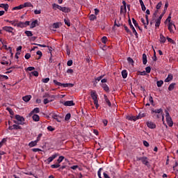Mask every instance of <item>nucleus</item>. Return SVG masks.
<instances>
[{
    "instance_id": "nucleus-1",
    "label": "nucleus",
    "mask_w": 178,
    "mask_h": 178,
    "mask_svg": "<svg viewBox=\"0 0 178 178\" xmlns=\"http://www.w3.org/2000/svg\"><path fill=\"white\" fill-rule=\"evenodd\" d=\"M53 83H54L55 86H58V87H63V88H66L67 87L72 88L74 86V84L73 83H62L55 79L53 81Z\"/></svg>"
},
{
    "instance_id": "nucleus-2",
    "label": "nucleus",
    "mask_w": 178,
    "mask_h": 178,
    "mask_svg": "<svg viewBox=\"0 0 178 178\" xmlns=\"http://www.w3.org/2000/svg\"><path fill=\"white\" fill-rule=\"evenodd\" d=\"M136 161H141L142 163L145 165V166H148L149 165L148 158L145 156H136Z\"/></svg>"
},
{
    "instance_id": "nucleus-3",
    "label": "nucleus",
    "mask_w": 178,
    "mask_h": 178,
    "mask_svg": "<svg viewBox=\"0 0 178 178\" xmlns=\"http://www.w3.org/2000/svg\"><path fill=\"white\" fill-rule=\"evenodd\" d=\"M165 119L168 126L172 127L173 126V121L172 120V118L170 117V115L168 111H165Z\"/></svg>"
},
{
    "instance_id": "nucleus-4",
    "label": "nucleus",
    "mask_w": 178,
    "mask_h": 178,
    "mask_svg": "<svg viewBox=\"0 0 178 178\" xmlns=\"http://www.w3.org/2000/svg\"><path fill=\"white\" fill-rule=\"evenodd\" d=\"M15 118L18 121L19 124L23 126L24 124V118L22 115H15Z\"/></svg>"
},
{
    "instance_id": "nucleus-5",
    "label": "nucleus",
    "mask_w": 178,
    "mask_h": 178,
    "mask_svg": "<svg viewBox=\"0 0 178 178\" xmlns=\"http://www.w3.org/2000/svg\"><path fill=\"white\" fill-rule=\"evenodd\" d=\"M128 23H129L130 29H131L134 34L136 35V38H138V33H137V31H136V28H134V26H133V24H131V19H129Z\"/></svg>"
},
{
    "instance_id": "nucleus-6",
    "label": "nucleus",
    "mask_w": 178,
    "mask_h": 178,
    "mask_svg": "<svg viewBox=\"0 0 178 178\" xmlns=\"http://www.w3.org/2000/svg\"><path fill=\"white\" fill-rule=\"evenodd\" d=\"M2 29L4 31H6L7 33H11L12 35H15V33L13 32V30H15V29L13 27L6 26H3Z\"/></svg>"
},
{
    "instance_id": "nucleus-7",
    "label": "nucleus",
    "mask_w": 178,
    "mask_h": 178,
    "mask_svg": "<svg viewBox=\"0 0 178 178\" xmlns=\"http://www.w3.org/2000/svg\"><path fill=\"white\" fill-rule=\"evenodd\" d=\"M90 96L92 99L93 100V102H98V95H97V92H95V90L91 92Z\"/></svg>"
},
{
    "instance_id": "nucleus-8",
    "label": "nucleus",
    "mask_w": 178,
    "mask_h": 178,
    "mask_svg": "<svg viewBox=\"0 0 178 178\" xmlns=\"http://www.w3.org/2000/svg\"><path fill=\"white\" fill-rule=\"evenodd\" d=\"M173 27H175L176 30V25H175V24H173L172 22H170L168 24V30L170 34H175V31H173Z\"/></svg>"
},
{
    "instance_id": "nucleus-9",
    "label": "nucleus",
    "mask_w": 178,
    "mask_h": 178,
    "mask_svg": "<svg viewBox=\"0 0 178 178\" xmlns=\"http://www.w3.org/2000/svg\"><path fill=\"white\" fill-rule=\"evenodd\" d=\"M58 156V154H54L53 155H51L50 157H49L46 161V163H48V165H49V163L51 162H52V161H54V159H56V157Z\"/></svg>"
},
{
    "instance_id": "nucleus-10",
    "label": "nucleus",
    "mask_w": 178,
    "mask_h": 178,
    "mask_svg": "<svg viewBox=\"0 0 178 178\" xmlns=\"http://www.w3.org/2000/svg\"><path fill=\"white\" fill-rule=\"evenodd\" d=\"M8 130H22V127L17 124H13V126L8 127Z\"/></svg>"
},
{
    "instance_id": "nucleus-11",
    "label": "nucleus",
    "mask_w": 178,
    "mask_h": 178,
    "mask_svg": "<svg viewBox=\"0 0 178 178\" xmlns=\"http://www.w3.org/2000/svg\"><path fill=\"white\" fill-rule=\"evenodd\" d=\"M147 126L149 129H156V124L152 122H147Z\"/></svg>"
},
{
    "instance_id": "nucleus-12",
    "label": "nucleus",
    "mask_w": 178,
    "mask_h": 178,
    "mask_svg": "<svg viewBox=\"0 0 178 178\" xmlns=\"http://www.w3.org/2000/svg\"><path fill=\"white\" fill-rule=\"evenodd\" d=\"M60 10H61V12H63L64 13H69L71 12L72 10L69 7H61Z\"/></svg>"
},
{
    "instance_id": "nucleus-13",
    "label": "nucleus",
    "mask_w": 178,
    "mask_h": 178,
    "mask_svg": "<svg viewBox=\"0 0 178 178\" xmlns=\"http://www.w3.org/2000/svg\"><path fill=\"white\" fill-rule=\"evenodd\" d=\"M63 105H65V106H74V102H73L72 100L71 101H66L63 103Z\"/></svg>"
},
{
    "instance_id": "nucleus-14",
    "label": "nucleus",
    "mask_w": 178,
    "mask_h": 178,
    "mask_svg": "<svg viewBox=\"0 0 178 178\" xmlns=\"http://www.w3.org/2000/svg\"><path fill=\"white\" fill-rule=\"evenodd\" d=\"M152 113H163V109L162 108H159V109H154V108H152Z\"/></svg>"
},
{
    "instance_id": "nucleus-15",
    "label": "nucleus",
    "mask_w": 178,
    "mask_h": 178,
    "mask_svg": "<svg viewBox=\"0 0 178 178\" xmlns=\"http://www.w3.org/2000/svg\"><path fill=\"white\" fill-rule=\"evenodd\" d=\"M173 80V74H168V77L165 79V83H169V81H172Z\"/></svg>"
},
{
    "instance_id": "nucleus-16",
    "label": "nucleus",
    "mask_w": 178,
    "mask_h": 178,
    "mask_svg": "<svg viewBox=\"0 0 178 178\" xmlns=\"http://www.w3.org/2000/svg\"><path fill=\"white\" fill-rule=\"evenodd\" d=\"M104 101L106 104H107L108 106L109 107L112 106V103H111V101L109 100V99H108V96H106V95H104Z\"/></svg>"
},
{
    "instance_id": "nucleus-17",
    "label": "nucleus",
    "mask_w": 178,
    "mask_h": 178,
    "mask_svg": "<svg viewBox=\"0 0 178 178\" xmlns=\"http://www.w3.org/2000/svg\"><path fill=\"white\" fill-rule=\"evenodd\" d=\"M101 87L106 91V92H109V86L106 83H102Z\"/></svg>"
},
{
    "instance_id": "nucleus-18",
    "label": "nucleus",
    "mask_w": 178,
    "mask_h": 178,
    "mask_svg": "<svg viewBox=\"0 0 178 178\" xmlns=\"http://www.w3.org/2000/svg\"><path fill=\"white\" fill-rule=\"evenodd\" d=\"M0 8H3L6 12H8V10L9 9V4L1 3Z\"/></svg>"
},
{
    "instance_id": "nucleus-19",
    "label": "nucleus",
    "mask_w": 178,
    "mask_h": 178,
    "mask_svg": "<svg viewBox=\"0 0 178 178\" xmlns=\"http://www.w3.org/2000/svg\"><path fill=\"white\" fill-rule=\"evenodd\" d=\"M159 41L161 44H165L166 42V38L163 36V35L160 34V39Z\"/></svg>"
},
{
    "instance_id": "nucleus-20",
    "label": "nucleus",
    "mask_w": 178,
    "mask_h": 178,
    "mask_svg": "<svg viewBox=\"0 0 178 178\" xmlns=\"http://www.w3.org/2000/svg\"><path fill=\"white\" fill-rule=\"evenodd\" d=\"M32 119H33V122H40V115H38L37 114H34L32 116Z\"/></svg>"
},
{
    "instance_id": "nucleus-21",
    "label": "nucleus",
    "mask_w": 178,
    "mask_h": 178,
    "mask_svg": "<svg viewBox=\"0 0 178 178\" xmlns=\"http://www.w3.org/2000/svg\"><path fill=\"white\" fill-rule=\"evenodd\" d=\"M16 26L19 27L20 29H24V27H26L24 26V22H19L18 23L17 22Z\"/></svg>"
},
{
    "instance_id": "nucleus-22",
    "label": "nucleus",
    "mask_w": 178,
    "mask_h": 178,
    "mask_svg": "<svg viewBox=\"0 0 178 178\" xmlns=\"http://www.w3.org/2000/svg\"><path fill=\"white\" fill-rule=\"evenodd\" d=\"M22 8H33V4H31L30 2H26L22 4Z\"/></svg>"
},
{
    "instance_id": "nucleus-23",
    "label": "nucleus",
    "mask_w": 178,
    "mask_h": 178,
    "mask_svg": "<svg viewBox=\"0 0 178 178\" xmlns=\"http://www.w3.org/2000/svg\"><path fill=\"white\" fill-rule=\"evenodd\" d=\"M5 22H6V23H10V24L15 27H16V24L17 23V20L10 21L9 19H6Z\"/></svg>"
},
{
    "instance_id": "nucleus-24",
    "label": "nucleus",
    "mask_w": 178,
    "mask_h": 178,
    "mask_svg": "<svg viewBox=\"0 0 178 178\" xmlns=\"http://www.w3.org/2000/svg\"><path fill=\"white\" fill-rule=\"evenodd\" d=\"M23 101H24V102H29V101H30V99H31V95H26L22 97Z\"/></svg>"
},
{
    "instance_id": "nucleus-25",
    "label": "nucleus",
    "mask_w": 178,
    "mask_h": 178,
    "mask_svg": "<svg viewBox=\"0 0 178 178\" xmlns=\"http://www.w3.org/2000/svg\"><path fill=\"white\" fill-rule=\"evenodd\" d=\"M147 62H148V60L147 59V54H143V65H147Z\"/></svg>"
},
{
    "instance_id": "nucleus-26",
    "label": "nucleus",
    "mask_w": 178,
    "mask_h": 178,
    "mask_svg": "<svg viewBox=\"0 0 178 178\" xmlns=\"http://www.w3.org/2000/svg\"><path fill=\"white\" fill-rule=\"evenodd\" d=\"M122 76L124 79H127V70H124L121 72Z\"/></svg>"
},
{
    "instance_id": "nucleus-27",
    "label": "nucleus",
    "mask_w": 178,
    "mask_h": 178,
    "mask_svg": "<svg viewBox=\"0 0 178 178\" xmlns=\"http://www.w3.org/2000/svg\"><path fill=\"white\" fill-rule=\"evenodd\" d=\"M52 6H53V9H54L55 10H56V9H58L59 10H60V9L62 8V6H60L56 3H53Z\"/></svg>"
},
{
    "instance_id": "nucleus-28",
    "label": "nucleus",
    "mask_w": 178,
    "mask_h": 178,
    "mask_svg": "<svg viewBox=\"0 0 178 178\" xmlns=\"http://www.w3.org/2000/svg\"><path fill=\"white\" fill-rule=\"evenodd\" d=\"M38 142H37V140H35V141H31L29 143V146L31 147H35V145H37V143Z\"/></svg>"
},
{
    "instance_id": "nucleus-29",
    "label": "nucleus",
    "mask_w": 178,
    "mask_h": 178,
    "mask_svg": "<svg viewBox=\"0 0 178 178\" xmlns=\"http://www.w3.org/2000/svg\"><path fill=\"white\" fill-rule=\"evenodd\" d=\"M175 86H176V83H171L168 87V91H173V90L175 89Z\"/></svg>"
},
{
    "instance_id": "nucleus-30",
    "label": "nucleus",
    "mask_w": 178,
    "mask_h": 178,
    "mask_svg": "<svg viewBox=\"0 0 178 178\" xmlns=\"http://www.w3.org/2000/svg\"><path fill=\"white\" fill-rule=\"evenodd\" d=\"M20 9H23V4L13 8V10H20Z\"/></svg>"
},
{
    "instance_id": "nucleus-31",
    "label": "nucleus",
    "mask_w": 178,
    "mask_h": 178,
    "mask_svg": "<svg viewBox=\"0 0 178 178\" xmlns=\"http://www.w3.org/2000/svg\"><path fill=\"white\" fill-rule=\"evenodd\" d=\"M38 23V20H37V19L32 22L31 24V29H34V27H35V26L37 25Z\"/></svg>"
},
{
    "instance_id": "nucleus-32",
    "label": "nucleus",
    "mask_w": 178,
    "mask_h": 178,
    "mask_svg": "<svg viewBox=\"0 0 178 178\" xmlns=\"http://www.w3.org/2000/svg\"><path fill=\"white\" fill-rule=\"evenodd\" d=\"M51 169H58V168H60V164L58 163L57 164H53L51 165Z\"/></svg>"
},
{
    "instance_id": "nucleus-33",
    "label": "nucleus",
    "mask_w": 178,
    "mask_h": 178,
    "mask_svg": "<svg viewBox=\"0 0 178 178\" xmlns=\"http://www.w3.org/2000/svg\"><path fill=\"white\" fill-rule=\"evenodd\" d=\"M70 118H72V114H70V113H67L65 117V120L67 122V120H70Z\"/></svg>"
},
{
    "instance_id": "nucleus-34",
    "label": "nucleus",
    "mask_w": 178,
    "mask_h": 178,
    "mask_svg": "<svg viewBox=\"0 0 178 178\" xmlns=\"http://www.w3.org/2000/svg\"><path fill=\"white\" fill-rule=\"evenodd\" d=\"M162 19H161L160 18H158L156 21V24H155V26L156 27H159V26H161V21Z\"/></svg>"
},
{
    "instance_id": "nucleus-35",
    "label": "nucleus",
    "mask_w": 178,
    "mask_h": 178,
    "mask_svg": "<svg viewBox=\"0 0 178 178\" xmlns=\"http://www.w3.org/2000/svg\"><path fill=\"white\" fill-rule=\"evenodd\" d=\"M25 34L27 37H33V32L31 31H26Z\"/></svg>"
},
{
    "instance_id": "nucleus-36",
    "label": "nucleus",
    "mask_w": 178,
    "mask_h": 178,
    "mask_svg": "<svg viewBox=\"0 0 178 178\" xmlns=\"http://www.w3.org/2000/svg\"><path fill=\"white\" fill-rule=\"evenodd\" d=\"M65 159V156H60L57 160V163H60L61 162L63 161V160Z\"/></svg>"
},
{
    "instance_id": "nucleus-37",
    "label": "nucleus",
    "mask_w": 178,
    "mask_h": 178,
    "mask_svg": "<svg viewBox=\"0 0 178 178\" xmlns=\"http://www.w3.org/2000/svg\"><path fill=\"white\" fill-rule=\"evenodd\" d=\"M156 84H157V87H162V86H163V81L162 80L157 81Z\"/></svg>"
},
{
    "instance_id": "nucleus-38",
    "label": "nucleus",
    "mask_w": 178,
    "mask_h": 178,
    "mask_svg": "<svg viewBox=\"0 0 178 178\" xmlns=\"http://www.w3.org/2000/svg\"><path fill=\"white\" fill-rule=\"evenodd\" d=\"M3 48H5L6 51H9L12 54V47H8L7 45H3Z\"/></svg>"
},
{
    "instance_id": "nucleus-39",
    "label": "nucleus",
    "mask_w": 178,
    "mask_h": 178,
    "mask_svg": "<svg viewBox=\"0 0 178 178\" xmlns=\"http://www.w3.org/2000/svg\"><path fill=\"white\" fill-rule=\"evenodd\" d=\"M32 113H40V108L36 107L32 111Z\"/></svg>"
},
{
    "instance_id": "nucleus-40",
    "label": "nucleus",
    "mask_w": 178,
    "mask_h": 178,
    "mask_svg": "<svg viewBox=\"0 0 178 178\" xmlns=\"http://www.w3.org/2000/svg\"><path fill=\"white\" fill-rule=\"evenodd\" d=\"M127 61L130 65H133V63H134V60L131 57L127 58Z\"/></svg>"
},
{
    "instance_id": "nucleus-41",
    "label": "nucleus",
    "mask_w": 178,
    "mask_h": 178,
    "mask_svg": "<svg viewBox=\"0 0 178 178\" xmlns=\"http://www.w3.org/2000/svg\"><path fill=\"white\" fill-rule=\"evenodd\" d=\"M6 111H8L9 112L10 115H11L13 116V115H15V112H13V110H12V108L8 107L6 108Z\"/></svg>"
},
{
    "instance_id": "nucleus-42",
    "label": "nucleus",
    "mask_w": 178,
    "mask_h": 178,
    "mask_svg": "<svg viewBox=\"0 0 178 178\" xmlns=\"http://www.w3.org/2000/svg\"><path fill=\"white\" fill-rule=\"evenodd\" d=\"M124 29L127 33H128L129 34H131V31L129 29V27H127V26L124 25Z\"/></svg>"
},
{
    "instance_id": "nucleus-43",
    "label": "nucleus",
    "mask_w": 178,
    "mask_h": 178,
    "mask_svg": "<svg viewBox=\"0 0 178 178\" xmlns=\"http://www.w3.org/2000/svg\"><path fill=\"white\" fill-rule=\"evenodd\" d=\"M89 19L90 20L94 21L95 19H97V16H95L94 14H92L90 15Z\"/></svg>"
},
{
    "instance_id": "nucleus-44",
    "label": "nucleus",
    "mask_w": 178,
    "mask_h": 178,
    "mask_svg": "<svg viewBox=\"0 0 178 178\" xmlns=\"http://www.w3.org/2000/svg\"><path fill=\"white\" fill-rule=\"evenodd\" d=\"M7 140L6 138H3L1 140V141L0 142V148L2 147V145H3V144H5V143H6Z\"/></svg>"
},
{
    "instance_id": "nucleus-45",
    "label": "nucleus",
    "mask_w": 178,
    "mask_h": 178,
    "mask_svg": "<svg viewBox=\"0 0 178 178\" xmlns=\"http://www.w3.org/2000/svg\"><path fill=\"white\" fill-rule=\"evenodd\" d=\"M166 40H168V42H170L171 44H176V42H175V40H173L172 38L167 37Z\"/></svg>"
},
{
    "instance_id": "nucleus-46",
    "label": "nucleus",
    "mask_w": 178,
    "mask_h": 178,
    "mask_svg": "<svg viewBox=\"0 0 178 178\" xmlns=\"http://www.w3.org/2000/svg\"><path fill=\"white\" fill-rule=\"evenodd\" d=\"M106 41H108V38H106V36H104L102 38V42H103V44H106Z\"/></svg>"
},
{
    "instance_id": "nucleus-47",
    "label": "nucleus",
    "mask_w": 178,
    "mask_h": 178,
    "mask_svg": "<svg viewBox=\"0 0 178 178\" xmlns=\"http://www.w3.org/2000/svg\"><path fill=\"white\" fill-rule=\"evenodd\" d=\"M33 70H35L34 67H29L26 68V72H33Z\"/></svg>"
},
{
    "instance_id": "nucleus-48",
    "label": "nucleus",
    "mask_w": 178,
    "mask_h": 178,
    "mask_svg": "<svg viewBox=\"0 0 178 178\" xmlns=\"http://www.w3.org/2000/svg\"><path fill=\"white\" fill-rule=\"evenodd\" d=\"M132 22H133V24H134L135 27H138V23H137V21L136 20V19L132 18Z\"/></svg>"
},
{
    "instance_id": "nucleus-49",
    "label": "nucleus",
    "mask_w": 178,
    "mask_h": 178,
    "mask_svg": "<svg viewBox=\"0 0 178 178\" xmlns=\"http://www.w3.org/2000/svg\"><path fill=\"white\" fill-rule=\"evenodd\" d=\"M162 7V1H160L156 6V9H161V8Z\"/></svg>"
},
{
    "instance_id": "nucleus-50",
    "label": "nucleus",
    "mask_w": 178,
    "mask_h": 178,
    "mask_svg": "<svg viewBox=\"0 0 178 178\" xmlns=\"http://www.w3.org/2000/svg\"><path fill=\"white\" fill-rule=\"evenodd\" d=\"M53 29H59V23L56 22L53 24Z\"/></svg>"
},
{
    "instance_id": "nucleus-51",
    "label": "nucleus",
    "mask_w": 178,
    "mask_h": 178,
    "mask_svg": "<svg viewBox=\"0 0 178 178\" xmlns=\"http://www.w3.org/2000/svg\"><path fill=\"white\" fill-rule=\"evenodd\" d=\"M102 170V168H100L97 172V175L99 178H102V177L101 176V172Z\"/></svg>"
},
{
    "instance_id": "nucleus-52",
    "label": "nucleus",
    "mask_w": 178,
    "mask_h": 178,
    "mask_svg": "<svg viewBox=\"0 0 178 178\" xmlns=\"http://www.w3.org/2000/svg\"><path fill=\"white\" fill-rule=\"evenodd\" d=\"M64 22H65V24L68 26V27H70V22L68 19H65Z\"/></svg>"
},
{
    "instance_id": "nucleus-53",
    "label": "nucleus",
    "mask_w": 178,
    "mask_h": 178,
    "mask_svg": "<svg viewBox=\"0 0 178 178\" xmlns=\"http://www.w3.org/2000/svg\"><path fill=\"white\" fill-rule=\"evenodd\" d=\"M149 102L150 104H151L152 105H153V106H154V99L152 98V96H149Z\"/></svg>"
},
{
    "instance_id": "nucleus-54",
    "label": "nucleus",
    "mask_w": 178,
    "mask_h": 178,
    "mask_svg": "<svg viewBox=\"0 0 178 178\" xmlns=\"http://www.w3.org/2000/svg\"><path fill=\"white\" fill-rule=\"evenodd\" d=\"M47 130H48L49 131H55V128H54L52 126H49V127H47Z\"/></svg>"
},
{
    "instance_id": "nucleus-55",
    "label": "nucleus",
    "mask_w": 178,
    "mask_h": 178,
    "mask_svg": "<svg viewBox=\"0 0 178 178\" xmlns=\"http://www.w3.org/2000/svg\"><path fill=\"white\" fill-rule=\"evenodd\" d=\"M36 54L39 56L38 59H41V56H42V52L41 51H38Z\"/></svg>"
},
{
    "instance_id": "nucleus-56",
    "label": "nucleus",
    "mask_w": 178,
    "mask_h": 178,
    "mask_svg": "<svg viewBox=\"0 0 178 178\" xmlns=\"http://www.w3.org/2000/svg\"><path fill=\"white\" fill-rule=\"evenodd\" d=\"M31 74H33V76H35V77H38V72L37 71L31 72Z\"/></svg>"
},
{
    "instance_id": "nucleus-57",
    "label": "nucleus",
    "mask_w": 178,
    "mask_h": 178,
    "mask_svg": "<svg viewBox=\"0 0 178 178\" xmlns=\"http://www.w3.org/2000/svg\"><path fill=\"white\" fill-rule=\"evenodd\" d=\"M145 72L146 73H151V67H146Z\"/></svg>"
},
{
    "instance_id": "nucleus-58",
    "label": "nucleus",
    "mask_w": 178,
    "mask_h": 178,
    "mask_svg": "<svg viewBox=\"0 0 178 178\" xmlns=\"http://www.w3.org/2000/svg\"><path fill=\"white\" fill-rule=\"evenodd\" d=\"M105 75H102L96 79V81H101Z\"/></svg>"
},
{
    "instance_id": "nucleus-59",
    "label": "nucleus",
    "mask_w": 178,
    "mask_h": 178,
    "mask_svg": "<svg viewBox=\"0 0 178 178\" xmlns=\"http://www.w3.org/2000/svg\"><path fill=\"white\" fill-rule=\"evenodd\" d=\"M53 119H54L55 120H56L58 122H60V120H59V118L56 115H53Z\"/></svg>"
},
{
    "instance_id": "nucleus-60",
    "label": "nucleus",
    "mask_w": 178,
    "mask_h": 178,
    "mask_svg": "<svg viewBox=\"0 0 178 178\" xmlns=\"http://www.w3.org/2000/svg\"><path fill=\"white\" fill-rule=\"evenodd\" d=\"M145 116V114L140 113L138 115V119H141V118H144Z\"/></svg>"
},
{
    "instance_id": "nucleus-61",
    "label": "nucleus",
    "mask_w": 178,
    "mask_h": 178,
    "mask_svg": "<svg viewBox=\"0 0 178 178\" xmlns=\"http://www.w3.org/2000/svg\"><path fill=\"white\" fill-rule=\"evenodd\" d=\"M67 66H72V65H73V60H68L67 63Z\"/></svg>"
},
{
    "instance_id": "nucleus-62",
    "label": "nucleus",
    "mask_w": 178,
    "mask_h": 178,
    "mask_svg": "<svg viewBox=\"0 0 178 178\" xmlns=\"http://www.w3.org/2000/svg\"><path fill=\"white\" fill-rule=\"evenodd\" d=\"M73 72H74V71L72 69H68L67 70V73H68L69 74H73Z\"/></svg>"
},
{
    "instance_id": "nucleus-63",
    "label": "nucleus",
    "mask_w": 178,
    "mask_h": 178,
    "mask_svg": "<svg viewBox=\"0 0 178 178\" xmlns=\"http://www.w3.org/2000/svg\"><path fill=\"white\" fill-rule=\"evenodd\" d=\"M42 83H48L49 81V78L42 79Z\"/></svg>"
},
{
    "instance_id": "nucleus-64",
    "label": "nucleus",
    "mask_w": 178,
    "mask_h": 178,
    "mask_svg": "<svg viewBox=\"0 0 178 178\" xmlns=\"http://www.w3.org/2000/svg\"><path fill=\"white\" fill-rule=\"evenodd\" d=\"M103 176L104 178H111V177H109V175L106 172H104Z\"/></svg>"
}]
</instances>
